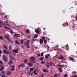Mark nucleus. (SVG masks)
I'll use <instances>...</instances> for the list:
<instances>
[{"label": "nucleus", "mask_w": 77, "mask_h": 77, "mask_svg": "<svg viewBox=\"0 0 77 77\" xmlns=\"http://www.w3.org/2000/svg\"><path fill=\"white\" fill-rule=\"evenodd\" d=\"M9 35H4V36L5 38H6L7 39V40H8L12 43V44H13V42H12V41L9 38Z\"/></svg>", "instance_id": "1"}, {"label": "nucleus", "mask_w": 77, "mask_h": 77, "mask_svg": "<svg viewBox=\"0 0 77 77\" xmlns=\"http://www.w3.org/2000/svg\"><path fill=\"white\" fill-rule=\"evenodd\" d=\"M30 62L31 63H35V59L34 57H30Z\"/></svg>", "instance_id": "2"}, {"label": "nucleus", "mask_w": 77, "mask_h": 77, "mask_svg": "<svg viewBox=\"0 0 77 77\" xmlns=\"http://www.w3.org/2000/svg\"><path fill=\"white\" fill-rule=\"evenodd\" d=\"M47 64H49L50 66H55L56 65L54 63H52L51 62H50V63L48 62H47Z\"/></svg>", "instance_id": "3"}, {"label": "nucleus", "mask_w": 77, "mask_h": 77, "mask_svg": "<svg viewBox=\"0 0 77 77\" xmlns=\"http://www.w3.org/2000/svg\"><path fill=\"white\" fill-rule=\"evenodd\" d=\"M24 44L26 46L27 48H30V46H29V43L26 42H24Z\"/></svg>", "instance_id": "4"}, {"label": "nucleus", "mask_w": 77, "mask_h": 77, "mask_svg": "<svg viewBox=\"0 0 77 77\" xmlns=\"http://www.w3.org/2000/svg\"><path fill=\"white\" fill-rule=\"evenodd\" d=\"M2 58L4 59V61H6V60H8V58L7 57L5 56V55H2Z\"/></svg>", "instance_id": "5"}, {"label": "nucleus", "mask_w": 77, "mask_h": 77, "mask_svg": "<svg viewBox=\"0 0 77 77\" xmlns=\"http://www.w3.org/2000/svg\"><path fill=\"white\" fill-rule=\"evenodd\" d=\"M24 66H25V65L24 63L20 64L18 66V68H21V67H24Z\"/></svg>", "instance_id": "6"}, {"label": "nucleus", "mask_w": 77, "mask_h": 77, "mask_svg": "<svg viewBox=\"0 0 77 77\" xmlns=\"http://www.w3.org/2000/svg\"><path fill=\"white\" fill-rule=\"evenodd\" d=\"M3 53L5 54H9V51H6V50L4 49H3Z\"/></svg>", "instance_id": "7"}, {"label": "nucleus", "mask_w": 77, "mask_h": 77, "mask_svg": "<svg viewBox=\"0 0 77 77\" xmlns=\"http://www.w3.org/2000/svg\"><path fill=\"white\" fill-rule=\"evenodd\" d=\"M15 42L16 44L17 45H18L20 46V42H19L18 40H15Z\"/></svg>", "instance_id": "8"}, {"label": "nucleus", "mask_w": 77, "mask_h": 77, "mask_svg": "<svg viewBox=\"0 0 77 77\" xmlns=\"http://www.w3.org/2000/svg\"><path fill=\"white\" fill-rule=\"evenodd\" d=\"M14 36H16V37H20V36H21V35L18 34H14Z\"/></svg>", "instance_id": "9"}, {"label": "nucleus", "mask_w": 77, "mask_h": 77, "mask_svg": "<svg viewBox=\"0 0 77 77\" xmlns=\"http://www.w3.org/2000/svg\"><path fill=\"white\" fill-rule=\"evenodd\" d=\"M10 67L12 68V71H14V69H15V66H10Z\"/></svg>", "instance_id": "10"}, {"label": "nucleus", "mask_w": 77, "mask_h": 77, "mask_svg": "<svg viewBox=\"0 0 77 77\" xmlns=\"http://www.w3.org/2000/svg\"><path fill=\"white\" fill-rule=\"evenodd\" d=\"M12 52L13 53H18V51L17 50H13L12 51Z\"/></svg>", "instance_id": "11"}, {"label": "nucleus", "mask_w": 77, "mask_h": 77, "mask_svg": "<svg viewBox=\"0 0 77 77\" xmlns=\"http://www.w3.org/2000/svg\"><path fill=\"white\" fill-rule=\"evenodd\" d=\"M50 56V54H48L46 56H45V58L46 59H49V56Z\"/></svg>", "instance_id": "12"}, {"label": "nucleus", "mask_w": 77, "mask_h": 77, "mask_svg": "<svg viewBox=\"0 0 77 77\" xmlns=\"http://www.w3.org/2000/svg\"><path fill=\"white\" fill-rule=\"evenodd\" d=\"M44 42V40H42V39H41L39 40V43L40 44H42V43Z\"/></svg>", "instance_id": "13"}, {"label": "nucleus", "mask_w": 77, "mask_h": 77, "mask_svg": "<svg viewBox=\"0 0 77 77\" xmlns=\"http://www.w3.org/2000/svg\"><path fill=\"white\" fill-rule=\"evenodd\" d=\"M61 57H59L58 58L59 59H61L62 60H63V59H64V58H63V56H62V55H60Z\"/></svg>", "instance_id": "14"}, {"label": "nucleus", "mask_w": 77, "mask_h": 77, "mask_svg": "<svg viewBox=\"0 0 77 77\" xmlns=\"http://www.w3.org/2000/svg\"><path fill=\"white\" fill-rule=\"evenodd\" d=\"M28 75H32L33 74V73H32V72H28Z\"/></svg>", "instance_id": "15"}, {"label": "nucleus", "mask_w": 77, "mask_h": 77, "mask_svg": "<svg viewBox=\"0 0 77 77\" xmlns=\"http://www.w3.org/2000/svg\"><path fill=\"white\" fill-rule=\"evenodd\" d=\"M12 74V73L10 71H8L7 72V74L8 75H10Z\"/></svg>", "instance_id": "16"}, {"label": "nucleus", "mask_w": 77, "mask_h": 77, "mask_svg": "<svg viewBox=\"0 0 77 77\" xmlns=\"http://www.w3.org/2000/svg\"><path fill=\"white\" fill-rule=\"evenodd\" d=\"M13 61L12 60H10V61H9L8 63V65H11V64H12V63Z\"/></svg>", "instance_id": "17"}, {"label": "nucleus", "mask_w": 77, "mask_h": 77, "mask_svg": "<svg viewBox=\"0 0 77 77\" xmlns=\"http://www.w3.org/2000/svg\"><path fill=\"white\" fill-rule=\"evenodd\" d=\"M3 47L4 48H5V50H8V48L6 45H4L3 46Z\"/></svg>", "instance_id": "18"}, {"label": "nucleus", "mask_w": 77, "mask_h": 77, "mask_svg": "<svg viewBox=\"0 0 77 77\" xmlns=\"http://www.w3.org/2000/svg\"><path fill=\"white\" fill-rule=\"evenodd\" d=\"M38 37V35L36 34L34 37V38H37Z\"/></svg>", "instance_id": "19"}, {"label": "nucleus", "mask_w": 77, "mask_h": 77, "mask_svg": "<svg viewBox=\"0 0 77 77\" xmlns=\"http://www.w3.org/2000/svg\"><path fill=\"white\" fill-rule=\"evenodd\" d=\"M4 69V67H2L0 69V71H2V70H3Z\"/></svg>", "instance_id": "20"}, {"label": "nucleus", "mask_w": 77, "mask_h": 77, "mask_svg": "<svg viewBox=\"0 0 77 77\" xmlns=\"http://www.w3.org/2000/svg\"><path fill=\"white\" fill-rule=\"evenodd\" d=\"M26 31L27 32V33H30V31L29 29H27L26 30Z\"/></svg>", "instance_id": "21"}, {"label": "nucleus", "mask_w": 77, "mask_h": 77, "mask_svg": "<svg viewBox=\"0 0 77 77\" xmlns=\"http://www.w3.org/2000/svg\"><path fill=\"white\" fill-rule=\"evenodd\" d=\"M46 66H47V67H48V68H50V66H49V65H49V64H47V62L46 63Z\"/></svg>", "instance_id": "22"}, {"label": "nucleus", "mask_w": 77, "mask_h": 77, "mask_svg": "<svg viewBox=\"0 0 77 77\" xmlns=\"http://www.w3.org/2000/svg\"><path fill=\"white\" fill-rule=\"evenodd\" d=\"M10 32H11V34H12L13 33H14V32H13V30H12V29L10 30Z\"/></svg>", "instance_id": "23"}, {"label": "nucleus", "mask_w": 77, "mask_h": 77, "mask_svg": "<svg viewBox=\"0 0 77 77\" xmlns=\"http://www.w3.org/2000/svg\"><path fill=\"white\" fill-rule=\"evenodd\" d=\"M35 32L36 33H39V31H38L37 30H35Z\"/></svg>", "instance_id": "24"}, {"label": "nucleus", "mask_w": 77, "mask_h": 77, "mask_svg": "<svg viewBox=\"0 0 77 77\" xmlns=\"http://www.w3.org/2000/svg\"><path fill=\"white\" fill-rule=\"evenodd\" d=\"M59 70L60 72H62V71H63L62 69V68H59Z\"/></svg>", "instance_id": "25"}, {"label": "nucleus", "mask_w": 77, "mask_h": 77, "mask_svg": "<svg viewBox=\"0 0 77 77\" xmlns=\"http://www.w3.org/2000/svg\"><path fill=\"white\" fill-rule=\"evenodd\" d=\"M27 64L29 65L30 66H32V64L31 63H27Z\"/></svg>", "instance_id": "26"}, {"label": "nucleus", "mask_w": 77, "mask_h": 77, "mask_svg": "<svg viewBox=\"0 0 77 77\" xmlns=\"http://www.w3.org/2000/svg\"><path fill=\"white\" fill-rule=\"evenodd\" d=\"M41 63L42 64H44V63H45V61H41Z\"/></svg>", "instance_id": "27"}, {"label": "nucleus", "mask_w": 77, "mask_h": 77, "mask_svg": "<svg viewBox=\"0 0 77 77\" xmlns=\"http://www.w3.org/2000/svg\"><path fill=\"white\" fill-rule=\"evenodd\" d=\"M24 62L25 63H27V60H24Z\"/></svg>", "instance_id": "28"}, {"label": "nucleus", "mask_w": 77, "mask_h": 77, "mask_svg": "<svg viewBox=\"0 0 77 77\" xmlns=\"http://www.w3.org/2000/svg\"><path fill=\"white\" fill-rule=\"evenodd\" d=\"M58 76L57 75V74H55L54 75V77H57Z\"/></svg>", "instance_id": "29"}, {"label": "nucleus", "mask_w": 77, "mask_h": 77, "mask_svg": "<svg viewBox=\"0 0 77 77\" xmlns=\"http://www.w3.org/2000/svg\"><path fill=\"white\" fill-rule=\"evenodd\" d=\"M40 60H44V58L43 57H41L40 58Z\"/></svg>", "instance_id": "30"}, {"label": "nucleus", "mask_w": 77, "mask_h": 77, "mask_svg": "<svg viewBox=\"0 0 77 77\" xmlns=\"http://www.w3.org/2000/svg\"><path fill=\"white\" fill-rule=\"evenodd\" d=\"M12 49V46L10 45L9 47V50H11Z\"/></svg>", "instance_id": "31"}, {"label": "nucleus", "mask_w": 77, "mask_h": 77, "mask_svg": "<svg viewBox=\"0 0 77 77\" xmlns=\"http://www.w3.org/2000/svg\"><path fill=\"white\" fill-rule=\"evenodd\" d=\"M34 74H35V75H37V73L36 72V71L34 70Z\"/></svg>", "instance_id": "32"}, {"label": "nucleus", "mask_w": 77, "mask_h": 77, "mask_svg": "<svg viewBox=\"0 0 77 77\" xmlns=\"http://www.w3.org/2000/svg\"><path fill=\"white\" fill-rule=\"evenodd\" d=\"M30 40H27L26 41L27 43H28V44H29L30 43Z\"/></svg>", "instance_id": "33"}, {"label": "nucleus", "mask_w": 77, "mask_h": 77, "mask_svg": "<svg viewBox=\"0 0 77 77\" xmlns=\"http://www.w3.org/2000/svg\"><path fill=\"white\" fill-rule=\"evenodd\" d=\"M21 44H23V42H24V41L23 40H21Z\"/></svg>", "instance_id": "34"}, {"label": "nucleus", "mask_w": 77, "mask_h": 77, "mask_svg": "<svg viewBox=\"0 0 77 77\" xmlns=\"http://www.w3.org/2000/svg\"><path fill=\"white\" fill-rule=\"evenodd\" d=\"M69 58L70 59H71V60H74V59L72 58L71 57H70Z\"/></svg>", "instance_id": "35"}, {"label": "nucleus", "mask_w": 77, "mask_h": 77, "mask_svg": "<svg viewBox=\"0 0 77 77\" xmlns=\"http://www.w3.org/2000/svg\"><path fill=\"white\" fill-rule=\"evenodd\" d=\"M34 69H33V68H31L30 69V71H33Z\"/></svg>", "instance_id": "36"}, {"label": "nucleus", "mask_w": 77, "mask_h": 77, "mask_svg": "<svg viewBox=\"0 0 77 77\" xmlns=\"http://www.w3.org/2000/svg\"><path fill=\"white\" fill-rule=\"evenodd\" d=\"M1 24H2V25H3V24H4V23H3V22L2 21H1Z\"/></svg>", "instance_id": "37"}, {"label": "nucleus", "mask_w": 77, "mask_h": 77, "mask_svg": "<svg viewBox=\"0 0 77 77\" xmlns=\"http://www.w3.org/2000/svg\"><path fill=\"white\" fill-rule=\"evenodd\" d=\"M58 66H59V67H60H60H61V66H62V65L59 64Z\"/></svg>", "instance_id": "38"}, {"label": "nucleus", "mask_w": 77, "mask_h": 77, "mask_svg": "<svg viewBox=\"0 0 77 77\" xmlns=\"http://www.w3.org/2000/svg\"><path fill=\"white\" fill-rule=\"evenodd\" d=\"M45 34H46V32H44L43 34V35H45Z\"/></svg>", "instance_id": "39"}, {"label": "nucleus", "mask_w": 77, "mask_h": 77, "mask_svg": "<svg viewBox=\"0 0 77 77\" xmlns=\"http://www.w3.org/2000/svg\"><path fill=\"white\" fill-rule=\"evenodd\" d=\"M44 42L45 44H47V40H45Z\"/></svg>", "instance_id": "40"}, {"label": "nucleus", "mask_w": 77, "mask_h": 77, "mask_svg": "<svg viewBox=\"0 0 77 77\" xmlns=\"http://www.w3.org/2000/svg\"><path fill=\"white\" fill-rule=\"evenodd\" d=\"M68 75L67 74H65L64 75V77H67V76Z\"/></svg>", "instance_id": "41"}, {"label": "nucleus", "mask_w": 77, "mask_h": 77, "mask_svg": "<svg viewBox=\"0 0 77 77\" xmlns=\"http://www.w3.org/2000/svg\"><path fill=\"white\" fill-rule=\"evenodd\" d=\"M1 73H2V74H5V71H2L1 72Z\"/></svg>", "instance_id": "42"}, {"label": "nucleus", "mask_w": 77, "mask_h": 77, "mask_svg": "<svg viewBox=\"0 0 77 77\" xmlns=\"http://www.w3.org/2000/svg\"><path fill=\"white\" fill-rule=\"evenodd\" d=\"M40 76H41V77H44V75H42V74H41L40 75Z\"/></svg>", "instance_id": "43"}, {"label": "nucleus", "mask_w": 77, "mask_h": 77, "mask_svg": "<svg viewBox=\"0 0 77 77\" xmlns=\"http://www.w3.org/2000/svg\"><path fill=\"white\" fill-rule=\"evenodd\" d=\"M45 37H42V39H43V40L45 39Z\"/></svg>", "instance_id": "44"}, {"label": "nucleus", "mask_w": 77, "mask_h": 77, "mask_svg": "<svg viewBox=\"0 0 77 77\" xmlns=\"http://www.w3.org/2000/svg\"><path fill=\"white\" fill-rule=\"evenodd\" d=\"M43 54H44V52H42L41 54V55L42 56H43Z\"/></svg>", "instance_id": "45"}, {"label": "nucleus", "mask_w": 77, "mask_h": 77, "mask_svg": "<svg viewBox=\"0 0 77 77\" xmlns=\"http://www.w3.org/2000/svg\"><path fill=\"white\" fill-rule=\"evenodd\" d=\"M46 69H44L43 70V72H46Z\"/></svg>", "instance_id": "46"}, {"label": "nucleus", "mask_w": 77, "mask_h": 77, "mask_svg": "<svg viewBox=\"0 0 77 77\" xmlns=\"http://www.w3.org/2000/svg\"><path fill=\"white\" fill-rule=\"evenodd\" d=\"M32 41H35V39H33V38H32Z\"/></svg>", "instance_id": "47"}, {"label": "nucleus", "mask_w": 77, "mask_h": 77, "mask_svg": "<svg viewBox=\"0 0 77 77\" xmlns=\"http://www.w3.org/2000/svg\"><path fill=\"white\" fill-rule=\"evenodd\" d=\"M31 35L30 34V35H28V37L29 38H30V37H31Z\"/></svg>", "instance_id": "48"}, {"label": "nucleus", "mask_w": 77, "mask_h": 77, "mask_svg": "<svg viewBox=\"0 0 77 77\" xmlns=\"http://www.w3.org/2000/svg\"><path fill=\"white\" fill-rule=\"evenodd\" d=\"M73 77H77V75H75L73 76Z\"/></svg>", "instance_id": "49"}, {"label": "nucleus", "mask_w": 77, "mask_h": 77, "mask_svg": "<svg viewBox=\"0 0 77 77\" xmlns=\"http://www.w3.org/2000/svg\"><path fill=\"white\" fill-rule=\"evenodd\" d=\"M0 39H3V37L2 36H0Z\"/></svg>", "instance_id": "50"}, {"label": "nucleus", "mask_w": 77, "mask_h": 77, "mask_svg": "<svg viewBox=\"0 0 77 77\" xmlns=\"http://www.w3.org/2000/svg\"><path fill=\"white\" fill-rule=\"evenodd\" d=\"M0 63L1 65H2V64H3V63H2V61H0Z\"/></svg>", "instance_id": "51"}, {"label": "nucleus", "mask_w": 77, "mask_h": 77, "mask_svg": "<svg viewBox=\"0 0 77 77\" xmlns=\"http://www.w3.org/2000/svg\"><path fill=\"white\" fill-rule=\"evenodd\" d=\"M7 26H9V27L10 26V25H9V23H7Z\"/></svg>", "instance_id": "52"}, {"label": "nucleus", "mask_w": 77, "mask_h": 77, "mask_svg": "<svg viewBox=\"0 0 77 77\" xmlns=\"http://www.w3.org/2000/svg\"><path fill=\"white\" fill-rule=\"evenodd\" d=\"M2 53L3 52H2V51L0 50V54H2Z\"/></svg>", "instance_id": "53"}, {"label": "nucleus", "mask_w": 77, "mask_h": 77, "mask_svg": "<svg viewBox=\"0 0 77 77\" xmlns=\"http://www.w3.org/2000/svg\"><path fill=\"white\" fill-rule=\"evenodd\" d=\"M2 77H5V76L4 75H2Z\"/></svg>", "instance_id": "54"}, {"label": "nucleus", "mask_w": 77, "mask_h": 77, "mask_svg": "<svg viewBox=\"0 0 77 77\" xmlns=\"http://www.w3.org/2000/svg\"><path fill=\"white\" fill-rule=\"evenodd\" d=\"M37 55L38 56H41V54H38Z\"/></svg>", "instance_id": "55"}, {"label": "nucleus", "mask_w": 77, "mask_h": 77, "mask_svg": "<svg viewBox=\"0 0 77 77\" xmlns=\"http://www.w3.org/2000/svg\"><path fill=\"white\" fill-rule=\"evenodd\" d=\"M47 48H50V47H49V46H47Z\"/></svg>", "instance_id": "56"}, {"label": "nucleus", "mask_w": 77, "mask_h": 77, "mask_svg": "<svg viewBox=\"0 0 77 77\" xmlns=\"http://www.w3.org/2000/svg\"><path fill=\"white\" fill-rule=\"evenodd\" d=\"M5 29H8V27H6V26H5Z\"/></svg>", "instance_id": "57"}, {"label": "nucleus", "mask_w": 77, "mask_h": 77, "mask_svg": "<svg viewBox=\"0 0 77 77\" xmlns=\"http://www.w3.org/2000/svg\"><path fill=\"white\" fill-rule=\"evenodd\" d=\"M5 18H7V16H5Z\"/></svg>", "instance_id": "58"}, {"label": "nucleus", "mask_w": 77, "mask_h": 77, "mask_svg": "<svg viewBox=\"0 0 77 77\" xmlns=\"http://www.w3.org/2000/svg\"><path fill=\"white\" fill-rule=\"evenodd\" d=\"M5 13H2V15H5Z\"/></svg>", "instance_id": "59"}, {"label": "nucleus", "mask_w": 77, "mask_h": 77, "mask_svg": "<svg viewBox=\"0 0 77 77\" xmlns=\"http://www.w3.org/2000/svg\"><path fill=\"white\" fill-rule=\"evenodd\" d=\"M21 48H24V46H21Z\"/></svg>", "instance_id": "60"}, {"label": "nucleus", "mask_w": 77, "mask_h": 77, "mask_svg": "<svg viewBox=\"0 0 77 77\" xmlns=\"http://www.w3.org/2000/svg\"><path fill=\"white\" fill-rule=\"evenodd\" d=\"M57 48H58V47H59V46H58V45H57Z\"/></svg>", "instance_id": "61"}, {"label": "nucleus", "mask_w": 77, "mask_h": 77, "mask_svg": "<svg viewBox=\"0 0 77 77\" xmlns=\"http://www.w3.org/2000/svg\"><path fill=\"white\" fill-rule=\"evenodd\" d=\"M75 20H77V17H75Z\"/></svg>", "instance_id": "62"}, {"label": "nucleus", "mask_w": 77, "mask_h": 77, "mask_svg": "<svg viewBox=\"0 0 77 77\" xmlns=\"http://www.w3.org/2000/svg\"><path fill=\"white\" fill-rule=\"evenodd\" d=\"M35 48L36 49H38V47H35Z\"/></svg>", "instance_id": "63"}, {"label": "nucleus", "mask_w": 77, "mask_h": 77, "mask_svg": "<svg viewBox=\"0 0 77 77\" xmlns=\"http://www.w3.org/2000/svg\"><path fill=\"white\" fill-rule=\"evenodd\" d=\"M74 73L75 74H76V73H77V72H76V71H75V72H74Z\"/></svg>", "instance_id": "64"}]
</instances>
